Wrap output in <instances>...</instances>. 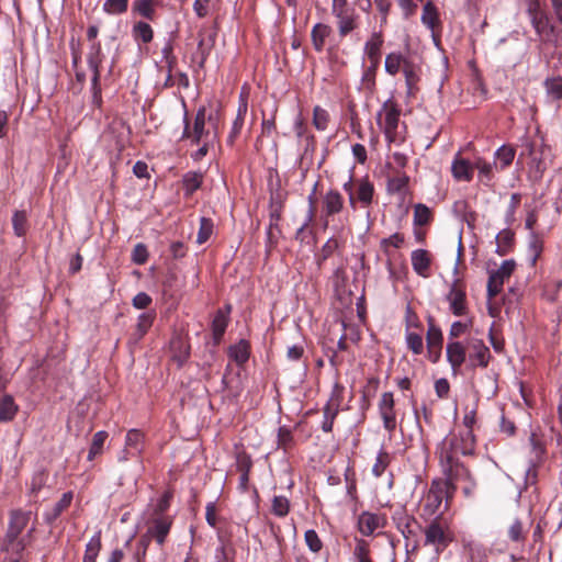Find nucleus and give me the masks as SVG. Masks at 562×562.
Here are the masks:
<instances>
[{
    "mask_svg": "<svg viewBox=\"0 0 562 562\" xmlns=\"http://www.w3.org/2000/svg\"><path fill=\"white\" fill-rule=\"evenodd\" d=\"M475 439L472 430L449 434L437 447V454L442 472L453 471L454 476L467 475L460 456H470L474 452Z\"/></svg>",
    "mask_w": 562,
    "mask_h": 562,
    "instance_id": "1",
    "label": "nucleus"
},
{
    "mask_svg": "<svg viewBox=\"0 0 562 562\" xmlns=\"http://www.w3.org/2000/svg\"><path fill=\"white\" fill-rule=\"evenodd\" d=\"M449 482L440 479L431 481L428 492L425 494L423 499V516L432 517L437 514H442L441 510L442 502L445 499V510L448 508L450 501L454 494L450 492L448 486Z\"/></svg>",
    "mask_w": 562,
    "mask_h": 562,
    "instance_id": "2",
    "label": "nucleus"
},
{
    "mask_svg": "<svg viewBox=\"0 0 562 562\" xmlns=\"http://www.w3.org/2000/svg\"><path fill=\"white\" fill-rule=\"evenodd\" d=\"M211 122V116H206L205 106H200L195 113L193 124L188 119V112L183 115V132L181 139H189L192 145H200L202 140H215L216 132L206 125V121Z\"/></svg>",
    "mask_w": 562,
    "mask_h": 562,
    "instance_id": "3",
    "label": "nucleus"
},
{
    "mask_svg": "<svg viewBox=\"0 0 562 562\" xmlns=\"http://www.w3.org/2000/svg\"><path fill=\"white\" fill-rule=\"evenodd\" d=\"M400 115L401 110L391 100L385 101L378 113V124L390 144H400L404 140L400 132Z\"/></svg>",
    "mask_w": 562,
    "mask_h": 562,
    "instance_id": "4",
    "label": "nucleus"
},
{
    "mask_svg": "<svg viewBox=\"0 0 562 562\" xmlns=\"http://www.w3.org/2000/svg\"><path fill=\"white\" fill-rule=\"evenodd\" d=\"M452 541L448 527L436 517L425 528V546H430L437 554L441 553Z\"/></svg>",
    "mask_w": 562,
    "mask_h": 562,
    "instance_id": "5",
    "label": "nucleus"
},
{
    "mask_svg": "<svg viewBox=\"0 0 562 562\" xmlns=\"http://www.w3.org/2000/svg\"><path fill=\"white\" fill-rule=\"evenodd\" d=\"M379 415L384 429L392 435L397 427L395 401L392 392H384L378 403Z\"/></svg>",
    "mask_w": 562,
    "mask_h": 562,
    "instance_id": "6",
    "label": "nucleus"
},
{
    "mask_svg": "<svg viewBox=\"0 0 562 562\" xmlns=\"http://www.w3.org/2000/svg\"><path fill=\"white\" fill-rule=\"evenodd\" d=\"M531 525L532 520L528 516L514 518L507 527V540L517 549L522 550Z\"/></svg>",
    "mask_w": 562,
    "mask_h": 562,
    "instance_id": "7",
    "label": "nucleus"
},
{
    "mask_svg": "<svg viewBox=\"0 0 562 562\" xmlns=\"http://www.w3.org/2000/svg\"><path fill=\"white\" fill-rule=\"evenodd\" d=\"M469 364L472 368H486L491 359V351L480 338L471 337L467 340Z\"/></svg>",
    "mask_w": 562,
    "mask_h": 562,
    "instance_id": "8",
    "label": "nucleus"
},
{
    "mask_svg": "<svg viewBox=\"0 0 562 562\" xmlns=\"http://www.w3.org/2000/svg\"><path fill=\"white\" fill-rule=\"evenodd\" d=\"M516 263L514 260H505L501 267L492 271L487 281V296L488 299L495 297L501 293L505 280H507L514 272Z\"/></svg>",
    "mask_w": 562,
    "mask_h": 562,
    "instance_id": "9",
    "label": "nucleus"
},
{
    "mask_svg": "<svg viewBox=\"0 0 562 562\" xmlns=\"http://www.w3.org/2000/svg\"><path fill=\"white\" fill-rule=\"evenodd\" d=\"M35 530L32 527L27 533L23 537L10 538L8 536L4 537L2 543V551L5 553V559L9 562H21L23 558V552L30 542L33 531Z\"/></svg>",
    "mask_w": 562,
    "mask_h": 562,
    "instance_id": "10",
    "label": "nucleus"
},
{
    "mask_svg": "<svg viewBox=\"0 0 562 562\" xmlns=\"http://www.w3.org/2000/svg\"><path fill=\"white\" fill-rule=\"evenodd\" d=\"M103 55L101 52L100 43L93 42L90 46V50L87 55V61L90 70L92 71V92L93 99L97 102L101 101V88L99 85L100 80V65L102 63Z\"/></svg>",
    "mask_w": 562,
    "mask_h": 562,
    "instance_id": "11",
    "label": "nucleus"
},
{
    "mask_svg": "<svg viewBox=\"0 0 562 562\" xmlns=\"http://www.w3.org/2000/svg\"><path fill=\"white\" fill-rule=\"evenodd\" d=\"M531 24L542 43H550L555 46L558 45L562 27L550 24L549 18L546 13L535 15Z\"/></svg>",
    "mask_w": 562,
    "mask_h": 562,
    "instance_id": "12",
    "label": "nucleus"
},
{
    "mask_svg": "<svg viewBox=\"0 0 562 562\" xmlns=\"http://www.w3.org/2000/svg\"><path fill=\"white\" fill-rule=\"evenodd\" d=\"M171 526L172 518L170 516H156L151 518L147 531L153 536L157 544L162 547L170 532Z\"/></svg>",
    "mask_w": 562,
    "mask_h": 562,
    "instance_id": "13",
    "label": "nucleus"
},
{
    "mask_svg": "<svg viewBox=\"0 0 562 562\" xmlns=\"http://www.w3.org/2000/svg\"><path fill=\"white\" fill-rule=\"evenodd\" d=\"M474 162L463 158L458 153L451 164V173L454 180L470 182L473 178Z\"/></svg>",
    "mask_w": 562,
    "mask_h": 562,
    "instance_id": "14",
    "label": "nucleus"
},
{
    "mask_svg": "<svg viewBox=\"0 0 562 562\" xmlns=\"http://www.w3.org/2000/svg\"><path fill=\"white\" fill-rule=\"evenodd\" d=\"M386 518L384 515L363 512L358 519L359 531L363 536L372 535L376 529L385 526Z\"/></svg>",
    "mask_w": 562,
    "mask_h": 562,
    "instance_id": "15",
    "label": "nucleus"
},
{
    "mask_svg": "<svg viewBox=\"0 0 562 562\" xmlns=\"http://www.w3.org/2000/svg\"><path fill=\"white\" fill-rule=\"evenodd\" d=\"M31 515V512H24L21 509L12 510L5 536L10 538L20 537L22 531L27 527Z\"/></svg>",
    "mask_w": 562,
    "mask_h": 562,
    "instance_id": "16",
    "label": "nucleus"
},
{
    "mask_svg": "<svg viewBox=\"0 0 562 562\" xmlns=\"http://www.w3.org/2000/svg\"><path fill=\"white\" fill-rule=\"evenodd\" d=\"M322 205H323V213L326 218L331 217L336 214H339L345 205L344 196L340 192L337 190H329L327 191L323 199H322Z\"/></svg>",
    "mask_w": 562,
    "mask_h": 562,
    "instance_id": "17",
    "label": "nucleus"
},
{
    "mask_svg": "<svg viewBox=\"0 0 562 562\" xmlns=\"http://www.w3.org/2000/svg\"><path fill=\"white\" fill-rule=\"evenodd\" d=\"M337 20V29L340 37H345L358 27L359 15L356 10L334 14Z\"/></svg>",
    "mask_w": 562,
    "mask_h": 562,
    "instance_id": "18",
    "label": "nucleus"
},
{
    "mask_svg": "<svg viewBox=\"0 0 562 562\" xmlns=\"http://www.w3.org/2000/svg\"><path fill=\"white\" fill-rule=\"evenodd\" d=\"M392 519L404 538L409 539L415 535L413 525L416 522V520L412 515L406 513L405 508L401 507L396 509L392 516Z\"/></svg>",
    "mask_w": 562,
    "mask_h": 562,
    "instance_id": "19",
    "label": "nucleus"
},
{
    "mask_svg": "<svg viewBox=\"0 0 562 562\" xmlns=\"http://www.w3.org/2000/svg\"><path fill=\"white\" fill-rule=\"evenodd\" d=\"M382 45L383 37L382 34L379 32H374L364 45V53L370 59L373 69H376L380 63Z\"/></svg>",
    "mask_w": 562,
    "mask_h": 562,
    "instance_id": "20",
    "label": "nucleus"
},
{
    "mask_svg": "<svg viewBox=\"0 0 562 562\" xmlns=\"http://www.w3.org/2000/svg\"><path fill=\"white\" fill-rule=\"evenodd\" d=\"M446 353L453 370L460 369L467 359V348L459 341H449Z\"/></svg>",
    "mask_w": 562,
    "mask_h": 562,
    "instance_id": "21",
    "label": "nucleus"
},
{
    "mask_svg": "<svg viewBox=\"0 0 562 562\" xmlns=\"http://www.w3.org/2000/svg\"><path fill=\"white\" fill-rule=\"evenodd\" d=\"M447 300L449 302L450 311L453 313V315L462 316L467 313L465 293L456 284L451 286L450 292L447 295Z\"/></svg>",
    "mask_w": 562,
    "mask_h": 562,
    "instance_id": "22",
    "label": "nucleus"
},
{
    "mask_svg": "<svg viewBox=\"0 0 562 562\" xmlns=\"http://www.w3.org/2000/svg\"><path fill=\"white\" fill-rule=\"evenodd\" d=\"M426 340L429 352H432V349H436V357L432 359V362H437L441 355L443 337L441 329L434 324L432 318H429Z\"/></svg>",
    "mask_w": 562,
    "mask_h": 562,
    "instance_id": "23",
    "label": "nucleus"
},
{
    "mask_svg": "<svg viewBox=\"0 0 562 562\" xmlns=\"http://www.w3.org/2000/svg\"><path fill=\"white\" fill-rule=\"evenodd\" d=\"M411 260H412V267L418 276H420L423 278H427L429 276L430 256L427 250H425V249L414 250L412 252Z\"/></svg>",
    "mask_w": 562,
    "mask_h": 562,
    "instance_id": "24",
    "label": "nucleus"
},
{
    "mask_svg": "<svg viewBox=\"0 0 562 562\" xmlns=\"http://www.w3.org/2000/svg\"><path fill=\"white\" fill-rule=\"evenodd\" d=\"M422 23L431 30L435 36L436 30L440 26V19L438 10L431 1H428L423 7Z\"/></svg>",
    "mask_w": 562,
    "mask_h": 562,
    "instance_id": "25",
    "label": "nucleus"
},
{
    "mask_svg": "<svg viewBox=\"0 0 562 562\" xmlns=\"http://www.w3.org/2000/svg\"><path fill=\"white\" fill-rule=\"evenodd\" d=\"M330 33L331 29L327 24L317 23L313 26L311 31V40L316 52L322 53L324 50L325 41Z\"/></svg>",
    "mask_w": 562,
    "mask_h": 562,
    "instance_id": "26",
    "label": "nucleus"
},
{
    "mask_svg": "<svg viewBox=\"0 0 562 562\" xmlns=\"http://www.w3.org/2000/svg\"><path fill=\"white\" fill-rule=\"evenodd\" d=\"M246 113H247V102L245 100H241L239 102V105L237 109V114H236V117L232 125V130L227 137V143L229 145H233L235 143L236 138L239 136L241 128L244 126Z\"/></svg>",
    "mask_w": 562,
    "mask_h": 562,
    "instance_id": "27",
    "label": "nucleus"
},
{
    "mask_svg": "<svg viewBox=\"0 0 562 562\" xmlns=\"http://www.w3.org/2000/svg\"><path fill=\"white\" fill-rule=\"evenodd\" d=\"M516 150L512 146H501L494 155V166L496 170H504L512 165L515 158Z\"/></svg>",
    "mask_w": 562,
    "mask_h": 562,
    "instance_id": "28",
    "label": "nucleus"
},
{
    "mask_svg": "<svg viewBox=\"0 0 562 562\" xmlns=\"http://www.w3.org/2000/svg\"><path fill=\"white\" fill-rule=\"evenodd\" d=\"M374 193V187L368 179H361L357 183L356 199L367 207L371 204Z\"/></svg>",
    "mask_w": 562,
    "mask_h": 562,
    "instance_id": "29",
    "label": "nucleus"
},
{
    "mask_svg": "<svg viewBox=\"0 0 562 562\" xmlns=\"http://www.w3.org/2000/svg\"><path fill=\"white\" fill-rule=\"evenodd\" d=\"M71 501L72 493H64L61 498L49 510L45 513V520L49 524L56 520L60 516V514L70 506Z\"/></svg>",
    "mask_w": 562,
    "mask_h": 562,
    "instance_id": "30",
    "label": "nucleus"
},
{
    "mask_svg": "<svg viewBox=\"0 0 562 562\" xmlns=\"http://www.w3.org/2000/svg\"><path fill=\"white\" fill-rule=\"evenodd\" d=\"M159 4V0H134L132 10L138 15L153 20L155 15V8Z\"/></svg>",
    "mask_w": 562,
    "mask_h": 562,
    "instance_id": "31",
    "label": "nucleus"
},
{
    "mask_svg": "<svg viewBox=\"0 0 562 562\" xmlns=\"http://www.w3.org/2000/svg\"><path fill=\"white\" fill-rule=\"evenodd\" d=\"M228 355L238 366H243L249 359V344L244 339L239 340L229 347Z\"/></svg>",
    "mask_w": 562,
    "mask_h": 562,
    "instance_id": "32",
    "label": "nucleus"
},
{
    "mask_svg": "<svg viewBox=\"0 0 562 562\" xmlns=\"http://www.w3.org/2000/svg\"><path fill=\"white\" fill-rule=\"evenodd\" d=\"M125 447L132 454H140L144 449V434L138 429H130L125 437Z\"/></svg>",
    "mask_w": 562,
    "mask_h": 562,
    "instance_id": "33",
    "label": "nucleus"
},
{
    "mask_svg": "<svg viewBox=\"0 0 562 562\" xmlns=\"http://www.w3.org/2000/svg\"><path fill=\"white\" fill-rule=\"evenodd\" d=\"M18 412V405L11 395H3L0 398V423H7L14 418Z\"/></svg>",
    "mask_w": 562,
    "mask_h": 562,
    "instance_id": "34",
    "label": "nucleus"
},
{
    "mask_svg": "<svg viewBox=\"0 0 562 562\" xmlns=\"http://www.w3.org/2000/svg\"><path fill=\"white\" fill-rule=\"evenodd\" d=\"M404 63H407V59L401 53H390L385 57V71L391 76H395L401 68L403 69Z\"/></svg>",
    "mask_w": 562,
    "mask_h": 562,
    "instance_id": "35",
    "label": "nucleus"
},
{
    "mask_svg": "<svg viewBox=\"0 0 562 562\" xmlns=\"http://www.w3.org/2000/svg\"><path fill=\"white\" fill-rule=\"evenodd\" d=\"M203 182L202 172L190 171L187 172L182 178L183 189L186 195H191L194 191H196Z\"/></svg>",
    "mask_w": 562,
    "mask_h": 562,
    "instance_id": "36",
    "label": "nucleus"
},
{
    "mask_svg": "<svg viewBox=\"0 0 562 562\" xmlns=\"http://www.w3.org/2000/svg\"><path fill=\"white\" fill-rule=\"evenodd\" d=\"M101 550V536L97 532L91 537L86 544L85 555L82 562H95Z\"/></svg>",
    "mask_w": 562,
    "mask_h": 562,
    "instance_id": "37",
    "label": "nucleus"
},
{
    "mask_svg": "<svg viewBox=\"0 0 562 562\" xmlns=\"http://www.w3.org/2000/svg\"><path fill=\"white\" fill-rule=\"evenodd\" d=\"M227 324H228L227 313L223 312L222 310H218L213 318V322H212L213 337L216 341H220V339L223 337V335L226 330Z\"/></svg>",
    "mask_w": 562,
    "mask_h": 562,
    "instance_id": "38",
    "label": "nucleus"
},
{
    "mask_svg": "<svg viewBox=\"0 0 562 562\" xmlns=\"http://www.w3.org/2000/svg\"><path fill=\"white\" fill-rule=\"evenodd\" d=\"M474 169H477L479 178L484 181L485 184H488L492 181L494 177L493 169H495L494 162L491 164L483 158L477 157L474 160Z\"/></svg>",
    "mask_w": 562,
    "mask_h": 562,
    "instance_id": "39",
    "label": "nucleus"
},
{
    "mask_svg": "<svg viewBox=\"0 0 562 562\" xmlns=\"http://www.w3.org/2000/svg\"><path fill=\"white\" fill-rule=\"evenodd\" d=\"M543 85L548 97L552 100L562 99V77L547 78Z\"/></svg>",
    "mask_w": 562,
    "mask_h": 562,
    "instance_id": "40",
    "label": "nucleus"
},
{
    "mask_svg": "<svg viewBox=\"0 0 562 562\" xmlns=\"http://www.w3.org/2000/svg\"><path fill=\"white\" fill-rule=\"evenodd\" d=\"M155 319V313L153 312H146L142 313L138 316L137 325H136V335L137 338L140 339L144 337V335L148 331V329L151 327Z\"/></svg>",
    "mask_w": 562,
    "mask_h": 562,
    "instance_id": "41",
    "label": "nucleus"
},
{
    "mask_svg": "<svg viewBox=\"0 0 562 562\" xmlns=\"http://www.w3.org/2000/svg\"><path fill=\"white\" fill-rule=\"evenodd\" d=\"M464 472L467 473V475H458V476L453 475L454 474V470L451 471V473L442 472L443 475H445V477H442V480L450 483V484H448V486L450 488V492H452L453 494L457 491V485H458L459 482L465 483L469 480H474L472 474H471V472L465 467H464Z\"/></svg>",
    "mask_w": 562,
    "mask_h": 562,
    "instance_id": "42",
    "label": "nucleus"
},
{
    "mask_svg": "<svg viewBox=\"0 0 562 562\" xmlns=\"http://www.w3.org/2000/svg\"><path fill=\"white\" fill-rule=\"evenodd\" d=\"M271 512L278 517H285L290 512V502L285 496H274L272 499Z\"/></svg>",
    "mask_w": 562,
    "mask_h": 562,
    "instance_id": "43",
    "label": "nucleus"
},
{
    "mask_svg": "<svg viewBox=\"0 0 562 562\" xmlns=\"http://www.w3.org/2000/svg\"><path fill=\"white\" fill-rule=\"evenodd\" d=\"M213 222L210 218L201 217L200 218V227L198 232L196 243L202 245L209 240L211 235L213 234Z\"/></svg>",
    "mask_w": 562,
    "mask_h": 562,
    "instance_id": "44",
    "label": "nucleus"
},
{
    "mask_svg": "<svg viewBox=\"0 0 562 562\" xmlns=\"http://www.w3.org/2000/svg\"><path fill=\"white\" fill-rule=\"evenodd\" d=\"M12 225L16 236H24L27 229L26 213L24 211H16L12 216Z\"/></svg>",
    "mask_w": 562,
    "mask_h": 562,
    "instance_id": "45",
    "label": "nucleus"
},
{
    "mask_svg": "<svg viewBox=\"0 0 562 562\" xmlns=\"http://www.w3.org/2000/svg\"><path fill=\"white\" fill-rule=\"evenodd\" d=\"M108 434L105 431H98L94 434L91 447L88 453V460H93L95 456L100 454L104 445Z\"/></svg>",
    "mask_w": 562,
    "mask_h": 562,
    "instance_id": "46",
    "label": "nucleus"
},
{
    "mask_svg": "<svg viewBox=\"0 0 562 562\" xmlns=\"http://www.w3.org/2000/svg\"><path fill=\"white\" fill-rule=\"evenodd\" d=\"M328 112L318 105L315 106L313 110V125L315 126V128L318 131H325L328 126Z\"/></svg>",
    "mask_w": 562,
    "mask_h": 562,
    "instance_id": "47",
    "label": "nucleus"
},
{
    "mask_svg": "<svg viewBox=\"0 0 562 562\" xmlns=\"http://www.w3.org/2000/svg\"><path fill=\"white\" fill-rule=\"evenodd\" d=\"M356 562H372L370 559L369 543L363 539H357L353 550Z\"/></svg>",
    "mask_w": 562,
    "mask_h": 562,
    "instance_id": "48",
    "label": "nucleus"
},
{
    "mask_svg": "<svg viewBox=\"0 0 562 562\" xmlns=\"http://www.w3.org/2000/svg\"><path fill=\"white\" fill-rule=\"evenodd\" d=\"M134 36L142 40L143 43H149L153 40V29L146 22H137L133 29Z\"/></svg>",
    "mask_w": 562,
    "mask_h": 562,
    "instance_id": "49",
    "label": "nucleus"
},
{
    "mask_svg": "<svg viewBox=\"0 0 562 562\" xmlns=\"http://www.w3.org/2000/svg\"><path fill=\"white\" fill-rule=\"evenodd\" d=\"M408 177L406 175H400L393 178H390L387 181V191L390 193H400L407 187Z\"/></svg>",
    "mask_w": 562,
    "mask_h": 562,
    "instance_id": "50",
    "label": "nucleus"
},
{
    "mask_svg": "<svg viewBox=\"0 0 562 562\" xmlns=\"http://www.w3.org/2000/svg\"><path fill=\"white\" fill-rule=\"evenodd\" d=\"M403 74L405 76L407 89L411 92L418 81V75L416 72L414 65L409 60H407V63H404Z\"/></svg>",
    "mask_w": 562,
    "mask_h": 562,
    "instance_id": "51",
    "label": "nucleus"
},
{
    "mask_svg": "<svg viewBox=\"0 0 562 562\" xmlns=\"http://www.w3.org/2000/svg\"><path fill=\"white\" fill-rule=\"evenodd\" d=\"M128 0H105L103 10L110 14H120L127 10Z\"/></svg>",
    "mask_w": 562,
    "mask_h": 562,
    "instance_id": "52",
    "label": "nucleus"
},
{
    "mask_svg": "<svg viewBox=\"0 0 562 562\" xmlns=\"http://www.w3.org/2000/svg\"><path fill=\"white\" fill-rule=\"evenodd\" d=\"M171 349L175 352V358L180 364L189 357V347L181 338L172 340Z\"/></svg>",
    "mask_w": 562,
    "mask_h": 562,
    "instance_id": "53",
    "label": "nucleus"
},
{
    "mask_svg": "<svg viewBox=\"0 0 562 562\" xmlns=\"http://www.w3.org/2000/svg\"><path fill=\"white\" fill-rule=\"evenodd\" d=\"M304 539H305L306 546L308 547V549L312 552L317 553L322 550L323 542L319 539V537L315 530H313V529L306 530L305 535H304Z\"/></svg>",
    "mask_w": 562,
    "mask_h": 562,
    "instance_id": "54",
    "label": "nucleus"
},
{
    "mask_svg": "<svg viewBox=\"0 0 562 562\" xmlns=\"http://www.w3.org/2000/svg\"><path fill=\"white\" fill-rule=\"evenodd\" d=\"M389 462H390L389 453L381 450L376 456L375 463L372 468V473L376 477H380L384 473L385 469L387 468Z\"/></svg>",
    "mask_w": 562,
    "mask_h": 562,
    "instance_id": "55",
    "label": "nucleus"
},
{
    "mask_svg": "<svg viewBox=\"0 0 562 562\" xmlns=\"http://www.w3.org/2000/svg\"><path fill=\"white\" fill-rule=\"evenodd\" d=\"M430 210L424 204H417L414 209V224L426 225L430 221Z\"/></svg>",
    "mask_w": 562,
    "mask_h": 562,
    "instance_id": "56",
    "label": "nucleus"
},
{
    "mask_svg": "<svg viewBox=\"0 0 562 562\" xmlns=\"http://www.w3.org/2000/svg\"><path fill=\"white\" fill-rule=\"evenodd\" d=\"M172 498V493L167 491L165 492L161 497L158 499L157 504L154 508V517L156 516H166L165 513L170 506V502Z\"/></svg>",
    "mask_w": 562,
    "mask_h": 562,
    "instance_id": "57",
    "label": "nucleus"
},
{
    "mask_svg": "<svg viewBox=\"0 0 562 562\" xmlns=\"http://www.w3.org/2000/svg\"><path fill=\"white\" fill-rule=\"evenodd\" d=\"M406 342L407 347L415 353L419 355L423 351L424 344L423 338L419 334L416 333H407L406 334Z\"/></svg>",
    "mask_w": 562,
    "mask_h": 562,
    "instance_id": "58",
    "label": "nucleus"
},
{
    "mask_svg": "<svg viewBox=\"0 0 562 562\" xmlns=\"http://www.w3.org/2000/svg\"><path fill=\"white\" fill-rule=\"evenodd\" d=\"M293 441L292 432L286 427H280L278 431V445L280 448H282L284 451H286L291 446Z\"/></svg>",
    "mask_w": 562,
    "mask_h": 562,
    "instance_id": "59",
    "label": "nucleus"
},
{
    "mask_svg": "<svg viewBox=\"0 0 562 562\" xmlns=\"http://www.w3.org/2000/svg\"><path fill=\"white\" fill-rule=\"evenodd\" d=\"M339 248V240L337 238H329L322 247L319 260H326Z\"/></svg>",
    "mask_w": 562,
    "mask_h": 562,
    "instance_id": "60",
    "label": "nucleus"
},
{
    "mask_svg": "<svg viewBox=\"0 0 562 562\" xmlns=\"http://www.w3.org/2000/svg\"><path fill=\"white\" fill-rule=\"evenodd\" d=\"M312 218H313V210L311 209L308 211L306 221L297 228V231L295 233V239L299 240L300 243H304L305 239L311 235L312 232L308 229V224L312 221Z\"/></svg>",
    "mask_w": 562,
    "mask_h": 562,
    "instance_id": "61",
    "label": "nucleus"
},
{
    "mask_svg": "<svg viewBox=\"0 0 562 562\" xmlns=\"http://www.w3.org/2000/svg\"><path fill=\"white\" fill-rule=\"evenodd\" d=\"M541 251H542L541 241L539 239H537L536 237H533L531 239V241L529 243V247H528V256H529L530 263L532 266L536 265V261L539 258Z\"/></svg>",
    "mask_w": 562,
    "mask_h": 562,
    "instance_id": "62",
    "label": "nucleus"
},
{
    "mask_svg": "<svg viewBox=\"0 0 562 562\" xmlns=\"http://www.w3.org/2000/svg\"><path fill=\"white\" fill-rule=\"evenodd\" d=\"M236 467L239 473L249 474L250 469L252 467V461L248 454L238 453L236 458Z\"/></svg>",
    "mask_w": 562,
    "mask_h": 562,
    "instance_id": "63",
    "label": "nucleus"
},
{
    "mask_svg": "<svg viewBox=\"0 0 562 562\" xmlns=\"http://www.w3.org/2000/svg\"><path fill=\"white\" fill-rule=\"evenodd\" d=\"M132 259L137 265H143L148 259V251L144 244H137L132 252Z\"/></svg>",
    "mask_w": 562,
    "mask_h": 562,
    "instance_id": "64",
    "label": "nucleus"
}]
</instances>
